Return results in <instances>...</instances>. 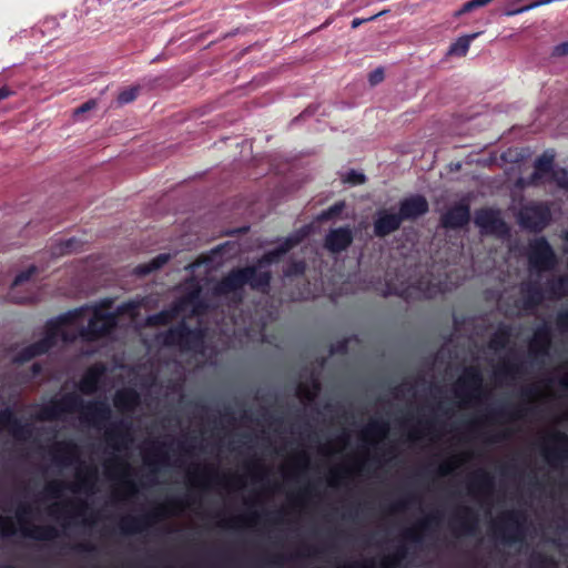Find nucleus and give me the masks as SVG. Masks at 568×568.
<instances>
[{
    "instance_id": "nucleus-31",
    "label": "nucleus",
    "mask_w": 568,
    "mask_h": 568,
    "mask_svg": "<svg viewBox=\"0 0 568 568\" xmlns=\"http://www.w3.org/2000/svg\"><path fill=\"white\" fill-rule=\"evenodd\" d=\"M468 488L471 493H491L494 489V477L486 470L479 469L471 476Z\"/></svg>"
},
{
    "instance_id": "nucleus-45",
    "label": "nucleus",
    "mask_w": 568,
    "mask_h": 568,
    "mask_svg": "<svg viewBox=\"0 0 568 568\" xmlns=\"http://www.w3.org/2000/svg\"><path fill=\"white\" fill-rule=\"evenodd\" d=\"M38 272V268L37 266L34 265H31L29 266L27 270L20 272L19 274L16 275L13 282H12V286H11V293H13V291L22 285L23 283L28 282L36 273Z\"/></svg>"
},
{
    "instance_id": "nucleus-59",
    "label": "nucleus",
    "mask_w": 568,
    "mask_h": 568,
    "mask_svg": "<svg viewBox=\"0 0 568 568\" xmlns=\"http://www.w3.org/2000/svg\"><path fill=\"white\" fill-rule=\"evenodd\" d=\"M552 57H565L568 55V41L561 42L552 48Z\"/></svg>"
},
{
    "instance_id": "nucleus-29",
    "label": "nucleus",
    "mask_w": 568,
    "mask_h": 568,
    "mask_svg": "<svg viewBox=\"0 0 568 568\" xmlns=\"http://www.w3.org/2000/svg\"><path fill=\"white\" fill-rule=\"evenodd\" d=\"M527 0H507L504 8V13L508 17L516 16L540 6L549 4L554 0H536L526 3Z\"/></svg>"
},
{
    "instance_id": "nucleus-2",
    "label": "nucleus",
    "mask_w": 568,
    "mask_h": 568,
    "mask_svg": "<svg viewBox=\"0 0 568 568\" xmlns=\"http://www.w3.org/2000/svg\"><path fill=\"white\" fill-rule=\"evenodd\" d=\"M272 281L271 271H258L254 265L232 268L215 286V292L221 295H227L250 285L254 291L266 293L270 290Z\"/></svg>"
},
{
    "instance_id": "nucleus-56",
    "label": "nucleus",
    "mask_w": 568,
    "mask_h": 568,
    "mask_svg": "<svg viewBox=\"0 0 568 568\" xmlns=\"http://www.w3.org/2000/svg\"><path fill=\"white\" fill-rule=\"evenodd\" d=\"M439 521L438 515H430L426 517L424 520L419 521L417 525L418 530L426 531L430 528L432 524H437Z\"/></svg>"
},
{
    "instance_id": "nucleus-44",
    "label": "nucleus",
    "mask_w": 568,
    "mask_h": 568,
    "mask_svg": "<svg viewBox=\"0 0 568 568\" xmlns=\"http://www.w3.org/2000/svg\"><path fill=\"white\" fill-rule=\"evenodd\" d=\"M531 565L536 568H556L557 562L554 557L537 552L531 556Z\"/></svg>"
},
{
    "instance_id": "nucleus-6",
    "label": "nucleus",
    "mask_w": 568,
    "mask_h": 568,
    "mask_svg": "<svg viewBox=\"0 0 568 568\" xmlns=\"http://www.w3.org/2000/svg\"><path fill=\"white\" fill-rule=\"evenodd\" d=\"M454 393L465 404L480 400L486 395L481 371L476 366L464 368L463 375L456 382Z\"/></svg>"
},
{
    "instance_id": "nucleus-42",
    "label": "nucleus",
    "mask_w": 568,
    "mask_h": 568,
    "mask_svg": "<svg viewBox=\"0 0 568 568\" xmlns=\"http://www.w3.org/2000/svg\"><path fill=\"white\" fill-rule=\"evenodd\" d=\"M523 410L524 409H517L516 412H510L507 407L505 406H501V407H494V408H490L488 410V414L486 416V418L490 422H495L499 418H505V417H508V418H520L523 416Z\"/></svg>"
},
{
    "instance_id": "nucleus-25",
    "label": "nucleus",
    "mask_w": 568,
    "mask_h": 568,
    "mask_svg": "<svg viewBox=\"0 0 568 568\" xmlns=\"http://www.w3.org/2000/svg\"><path fill=\"white\" fill-rule=\"evenodd\" d=\"M165 446L164 443H158L152 446L150 454L144 455V464L151 467L150 471L145 475V479L151 484L155 483V475L158 473L156 466L159 464H165L168 460V455L163 450Z\"/></svg>"
},
{
    "instance_id": "nucleus-51",
    "label": "nucleus",
    "mask_w": 568,
    "mask_h": 568,
    "mask_svg": "<svg viewBox=\"0 0 568 568\" xmlns=\"http://www.w3.org/2000/svg\"><path fill=\"white\" fill-rule=\"evenodd\" d=\"M172 318L171 313L168 311L159 312L148 318L149 324L151 325H166Z\"/></svg>"
},
{
    "instance_id": "nucleus-57",
    "label": "nucleus",
    "mask_w": 568,
    "mask_h": 568,
    "mask_svg": "<svg viewBox=\"0 0 568 568\" xmlns=\"http://www.w3.org/2000/svg\"><path fill=\"white\" fill-rule=\"evenodd\" d=\"M384 80V70L382 68H377L372 71L368 75V81L372 85H376Z\"/></svg>"
},
{
    "instance_id": "nucleus-16",
    "label": "nucleus",
    "mask_w": 568,
    "mask_h": 568,
    "mask_svg": "<svg viewBox=\"0 0 568 568\" xmlns=\"http://www.w3.org/2000/svg\"><path fill=\"white\" fill-rule=\"evenodd\" d=\"M429 210L428 201L424 195L415 194L399 201L398 215L402 221H414L425 215Z\"/></svg>"
},
{
    "instance_id": "nucleus-12",
    "label": "nucleus",
    "mask_w": 568,
    "mask_h": 568,
    "mask_svg": "<svg viewBox=\"0 0 568 568\" xmlns=\"http://www.w3.org/2000/svg\"><path fill=\"white\" fill-rule=\"evenodd\" d=\"M105 440L114 450L126 449L133 442L131 434V423L124 419L111 424L105 430Z\"/></svg>"
},
{
    "instance_id": "nucleus-62",
    "label": "nucleus",
    "mask_w": 568,
    "mask_h": 568,
    "mask_svg": "<svg viewBox=\"0 0 568 568\" xmlns=\"http://www.w3.org/2000/svg\"><path fill=\"white\" fill-rule=\"evenodd\" d=\"M347 351V341L344 339L338 342L336 345L332 346L331 353L345 354Z\"/></svg>"
},
{
    "instance_id": "nucleus-50",
    "label": "nucleus",
    "mask_w": 568,
    "mask_h": 568,
    "mask_svg": "<svg viewBox=\"0 0 568 568\" xmlns=\"http://www.w3.org/2000/svg\"><path fill=\"white\" fill-rule=\"evenodd\" d=\"M139 91V87H131L129 89L121 91L118 95L119 103L126 104L134 101L138 98Z\"/></svg>"
},
{
    "instance_id": "nucleus-30",
    "label": "nucleus",
    "mask_w": 568,
    "mask_h": 568,
    "mask_svg": "<svg viewBox=\"0 0 568 568\" xmlns=\"http://www.w3.org/2000/svg\"><path fill=\"white\" fill-rule=\"evenodd\" d=\"M22 535L24 537L39 540V541H50L55 539L59 536V531L55 527L47 525V526H32L30 528L22 527Z\"/></svg>"
},
{
    "instance_id": "nucleus-3",
    "label": "nucleus",
    "mask_w": 568,
    "mask_h": 568,
    "mask_svg": "<svg viewBox=\"0 0 568 568\" xmlns=\"http://www.w3.org/2000/svg\"><path fill=\"white\" fill-rule=\"evenodd\" d=\"M112 300H104L93 308L92 317L87 327L82 328L80 335L83 339L94 342L109 335L116 326L118 315L126 310L121 306L116 313H103L102 308H110Z\"/></svg>"
},
{
    "instance_id": "nucleus-61",
    "label": "nucleus",
    "mask_w": 568,
    "mask_h": 568,
    "mask_svg": "<svg viewBox=\"0 0 568 568\" xmlns=\"http://www.w3.org/2000/svg\"><path fill=\"white\" fill-rule=\"evenodd\" d=\"M455 466L456 465L452 460L445 462L438 467V474L440 476H447L452 474V471L455 469Z\"/></svg>"
},
{
    "instance_id": "nucleus-36",
    "label": "nucleus",
    "mask_w": 568,
    "mask_h": 568,
    "mask_svg": "<svg viewBox=\"0 0 568 568\" xmlns=\"http://www.w3.org/2000/svg\"><path fill=\"white\" fill-rule=\"evenodd\" d=\"M479 33H471L459 37L448 49L449 55L465 57L469 50L471 41L478 37Z\"/></svg>"
},
{
    "instance_id": "nucleus-52",
    "label": "nucleus",
    "mask_w": 568,
    "mask_h": 568,
    "mask_svg": "<svg viewBox=\"0 0 568 568\" xmlns=\"http://www.w3.org/2000/svg\"><path fill=\"white\" fill-rule=\"evenodd\" d=\"M418 497L416 495H408L406 498L395 503L394 505H392V511H399V510H403L405 508H407L408 505L410 504H414L416 501H418Z\"/></svg>"
},
{
    "instance_id": "nucleus-64",
    "label": "nucleus",
    "mask_w": 568,
    "mask_h": 568,
    "mask_svg": "<svg viewBox=\"0 0 568 568\" xmlns=\"http://www.w3.org/2000/svg\"><path fill=\"white\" fill-rule=\"evenodd\" d=\"M30 514H31V508H30V506H28V505H21V506L19 507V509H18V513H17L19 521L22 524V523H23V520H24V516L30 515Z\"/></svg>"
},
{
    "instance_id": "nucleus-37",
    "label": "nucleus",
    "mask_w": 568,
    "mask_h": 568,
    "mask_svg": "<svg viewBox=\"0 0 568 568\" xmlns=\"http://www.w3.org/2000/svg\"><path fill=\"white\" fill-rule=\"evenodd\" d=\"M525 373L521 363L505 362L495 373L496 377L515 379Z\"/></svg>"
},
{
    "instance_id": "nucleus-22",
    "label": "nucleus",
    "mask_w": 568,
    "mask_h": 568,
    "mask_svg": "<svg viewBox=\"0 0 568 568\" xmlns=\"http://www.w3.org/2000/svg\"><path fill=\"white\" fill-rule=\"evenodd\" d=\"M554 446L544 450V456L549 465L557 466L568 460V436L565 433H556L552 436Z\"/></svg>"
},
{
    "instance_id": "nucleus-55",
    "label": "nucleus",
    "mask_w": 568,
    "mask_h": 568,
    "mask_svg": "<svg viewBox=\"0 0 568 568\" xmlns=\"http://www.w3.org/2000/svg\"><path fill=\"white\" fill-rule=\"evenodd\" d=\"M556 326L560 331L568 329V307L565 310H561L557 313L556 316Z\"/></svg>"
},
{
    "instance_id": "nucleus-1",
    "label": "nucleus",
    "mask_w": 568,
    "mask_h": 568,
    "mask_svg": "<svg viewBox=\"0 0 568 568\" xmlns=\"http://www.w3.org/2000/svg\"><path fill=\"white\" fill-rule=\"evenodd\" d=\"M80 412L82 419L91 423L95 427H100L111 418L112 410L105 400H92L84 403L75 393H67L61 398L51 399L44 405L38 419L53 422L61 418L64 413Z\"/></svg>"
},
{
    "instance_id": "nucleus-26",
    "label": "nucleus",
    "mask_w": 568,
    "mask_h": 568,
    "mask_svg": "<svg viewBox=\"0 0 568 568\" xmlns=\"http://www.w3.org/2000/svg\"><path fill=\"white\" fill-rule=\"evenodd\" d=\"M104 371L105 369L102 365H93L89 367L80 379L79 389L85 395L95 393L99 388Z\"/></svg>"
},
{
    "instance_id": "nucleus-35",
    "label": "nucleus",
    "mask_w": 568,
    "mask_h": 568,
    "mask_svg": "<svg viewBox=\"0 0 568 568\" xmlns=\"http://www.w3.org/2000/svg\"><path fill=\"white\" fill-rule=\"evenodd\" d=\"M170 260V255L166 253H161L152 258L149 263L140 264L135 268V273L138 275H148L154 271L163 267Z\"/></svg>"
},
{
    "instance_id": "nucleus-9",
    "label": "nucleus",
    "mask_w": 568,
    "mask_h": 568,
    "mask_svg": "<svg viewBox=\"0 0 568 568\" xmlns=\"http://www.w3.org/2000/svg\"><path fill=\"white\" fill-rule=\"evenodd\" d=\"M475 224L483 235H494L505 239L510 234V227L500 216V212L494 209H479L475 213Z\"/></svg>"
},
{
    "instance_id": "nucleus-17",
    "label": "nucleus",
    "mask_w": 568,
    "mask_h": 568,
    "mask_svg": "<svg viewBox=\"0 0 568 568\" xmlns=\"http://www.w3.org/2000/svg\"><path fill=\"white\" fill-rule=\"evenodd\" d=\"M470 221V206L467 202L460 201L449 207L442 216L440 224L448 230H458L466 226Z\"/></svg>"
},
{
    "instance_id": "nucleus-19",
    "label": "nucleus",
    "mask_w": 568,
    "mask_h": 568,
    "mask_svg": "<svg viewBox=\"0 0 568 568\" xmlns=\"http://www.w3.org/2000/svg\"><path fill=\"white\" fill-rule=\"evenodd\" d=\"M304 237V234L294 233L284 239V241L273 250L265 252L262 257L257 261L256 267L262 268L264 266L271 265L273 263L278 262L282 256H284L287 252H290L293 247L298 245Z\"/></svg>"
},
{
    "instance_id": "nucleus-39",
    "label": "nucleus",
    "mask_w": 568,
    "mask_h": 568,
    "mask_svg": "<svg viewBox=\"0 0 568 568\" xmlns=\"http://www.w3.org/2000/svg\"><path fill=\"white\" fill-rule=\"evenodd\" d=\"M407 555H408L407 547L404 545L398 546L390 556L386 557L382 561V568H396V567L400 566L403 560H405L407 558Z\"/></svg>"
},
{
    "instance_id": "nucleus-5",
    "label": "nucleus",
    "mask_w": 568,
    "mask_h": 568,
    "mask_svg": "<svg viewBox=\"0 0 568 568\" xmlns=\"http://www.w3.org/2000/svg\"><path fill=\"white\" fill-rule=\"evenodd\" d=\"M526 519L523 510H508L495 524L494 532L505 545L521 542L526 536Z\"/></svg>"
},
{
    "instance_id": "nucleus-47",
    "label": "nucleus",
    "mask_w": 568,
    "mask_h": 568,
    "mask_svg": "<svg viewBox=\"0 0 568 568\" xmlns=\"http://www.w3.org/2000/svg\"><path fill=\"white\" fill-rule=\"evenodd\" d=\"M343 183L349 185H362L366 182V176L364 173L358 172L356 170H349L343 178Z\"/></svg>"
},
{
    "instance_id": "nucleus-60",
    "label": "nucleus",
    "mask_w": 568,
    "mask_h": 568,
    "mask_svg": "<svg viewBox=\"0 0 568 568\" xmlns=\"http://www.w3.org/2000/svg\"><path fill=\"white\" fill-rule=\"evenodd\" d=\"M73 549L78 552L92 554L97 551L95 546L89 542H80L73 546Z\"/></svg>"
},
{
    "instance_id": "nucleus-33",
    "label": "nucleus",
    "mask_w": 568,
    "mask_h": 568,
    "mask_svg": "<svg viewBox=\"0 0 568 568\" xmlns=\"http://www.w3.org/2000/svg\"><path fill=\"white\" fill-rule=\"evenodd\" d=\"M511 337V327L508 325H501L493 334L488 342V347L495 351L504 349Z\"/></svg>"
},
{
    "instance_id": "nucleus-20",
    "label": "nucleus",
    "mask_w": 568,
    "mask_h": 568,
    "mask_svg": "<svg viewBox=\"0 0 568 568\" xmlns=\"http://www.w3.org/2000/svg\"><path fill=\"white\" fill-rule=\"evenodd\" d=\"M521 307L525 311L536 310L547 297L546 285L542 287L538 281L524 283L520 287Z\"/></svg>"
},
{
    "instance_id": "nucleus-7",
    "label": "nucleus",
    "mask_w": 568,
    "mask_h": 568,
    "mask_svg": "<svg viewBox=\"0 0 568 568\" xmlns=\"http://www.w3.org/2000/svg\"><path fill=\"white\" fill-rule=\"evenodd\" d=\"M77 479L74 485H68L63 481H51L45 486V494L50 498H58L65 488L74 493L83 491L85 494H92L95 490L98 470L93 466H85L84 469H80L77 473Z\"/></svg>"
},
{
    "instance_id": "nucleus-27",
    "label": "nucleus",
    "mask_w": 568,
    "mask_h": 568,
    "mask_svg": "<svg viewBox=\"0 0 568 568\" xmlns=\"http://www.w3.org/2000/svg\"><path fill=\"white\" fill-rule=\"evenodd\" d=\"M457 529L465 535H474L478 526L477 514L467 506H463L455 517Z\"/></svg>"
},
{
    "instance_id": "nucleus-54",
    "label": "nucleus",
    "mask_w": 568,
    "mask_h": 568,
    "mask_svg": "<svg viewBox=\"0 0 568 568\" xmlns=\"http://www.w3.org/2000/svg\"><path fill=\"white\" fill-rule=\"evenodd\" d=\"M64 506H71L72 514L75 516H82L89 508L88 504L84 500L78 501H68Z\"/></svg>"
},
{
    "instance_id": "nucleus-43",
    "label": "nucleus",
    "mask_w": 568,
    "mask_h": 568,
    "mask_svg": "<svg viewBox=\"0 0 568 568\" xmlns=\"http://www.w3.org/2000/svg\"><path fill=\"white\" fill-rule=\"evenodd\" d=\"M320 388V383L314 379L311 386L307 384H300L296 393L300 398L311 402L316 397Z\"/></svg>"
},
{
    "instance_id": "nucleus-38",
    "label": "nucleus",
    "mask_w": 568,
    "mask_h": 568,
    "mask_svg": "<svg viewBox=\"0 0 568 568\" xmlns=\"http://www.w3.org/2000/svg\"><path fill=\"white\" fill-rule=\"evenodd\" d=\"M192 479H205L206 483H217L220 479L219 473L209 466L196 465L193 471L190 473Z\"/></svg>"
},
{
    "instance_id": "nucleus-53",
    "label": "nucleus",
    "mask_w": 568,
    "mask_h": 568,
    "mask_svg": "<svg viewBox=\"0 0 568 568\" xmlns=\"http://www.w3.org/2000/svg\"><path fill=\"white\" fill-rule=\"evenodd\" d=\"M16 531L9 517H0V536H11Z\"/></svg>"
},
{
    "instance_id": "nucleus-46",
    "label": "nucleus",
    "mask_w": 568,
    "mask_h": 568,
    "mask_svg": "<svg viewBox=\"0 0 568 568\" xmlns=\"http://www.w3.org/2000/svg\"><path fill=\"white\" fill-rule=\"evenodd\" d=\"M306 272V263L304 261H293L284 270L286 277L302 276Z\"/></svg>"
},
{
    "instance_id": "nucleus-28",
    "label": "nucleus",
    "mask_w": 568,
    "mask_h": 568,
    "mask_svg": "<svg viewBox=\"0 0 568 568\" xmlns=\"http://www.w3.org/2000/svg\"><path fill=\"white\" fill-rule=\"evenodd\" d=\"M113 403L119 410L131 412L139 405L140 395L133 388H124L116 392Z\"/></svg>"
},
{
    "instance_id": "nucleus-58",
    "label": "nucleus",
    "mask_w": 568,
    "mask_h": 568,
    "mask_svg": "<svg viewBox=\"0 0 568 568\" xmlns=\"http://www.w3.org/2000/svg\"><path fill=\"white\" fill-rule=\"evenodd\" d=\"M119 467H122V468H125V469H129V465L123 462L120 457L118 456H114L106 465H105V468L106 470L110 473L113 468H119Z\"/></svg>"
},
{
    "instance_id": "nucleus-23",
    "label": "nucleus",
    "mask_w": 568,
    "mask_h": 568,
    "mask_svg": "<svg viewBox=\"0 0 568 568\" xmlns=\"http://www.w3.org/2000/svg\"><path fill=\"white\" fill-rule=\"evenodd\" d=\"M554 154L544 153L535 160L534 172L530 175V183L538 184L539 181L548 174H551L552 180H561L560 172L554 171Z\"/></svg>"
},
{
    "instance_id": "nucleus-15",
    "label": "nucleus",
    "mask_w": 568,
    "mask_h": 568,
    "mask_svg": "<svg viewBox=\"0 0 568 568\" xmlns=\"http://www.w3.org/2000/svg\"><path fill=\"white\" fill-rule=\"evenodd\" d=\"M2 429H8L17 440L30 438L33 430L30 424L21 423L10 407L0 410V432Z\"/></svg>"
},
{
    "instance_id": "nucleus-8",
    "label": "nucleus",
    "mask_w": 568,
    "mask_h": 568,
    "mask_svg": "<svg viewBox=\"0 0 568 568\" xmlns=\"http://www.w3.org/2000/svg\"><path fill=\"white\" fill-rule=\"evenodd\" d=\"M551 221V211L547 203L537 202L525 205L519 214L520 226L530 232H541Z\"/></svg>"
},
{
    "instance_id": "nucleus-49",
    "label": "nucleus",
    "mask_w": 568,
    "mask_h": 568,
    "mask_svg": "<svg viewBox=\"0 0 568 568\" xmlns=\"http://www.w3.org/2000/svg\"><path fill=\"white\" fill-rule=\"evenodd\" d=\"M80 246H81V242L79 240H77L75 237H71L65 241H62L59 244V252L61 254H70V253L77 252Z\"/></svg>"
},
{
    "instance_id": "nucleus-14",
    "label": "nucleus",
    "mask_w": 568,
    "mask_h": 568,
    "mask_svg": "<svg viewBox=\"0 0 568 568\" xmlns=\"http://www.w3.org/2000/svg\"><path fill=\"white\" fill-rule=\"evenodd\" d=\"M354 241V234L349 225L331 229L324 237V247L338 254L346 251Z\"/></svg>"
},
{
    "instance_id": "nucleus-41",
    "label": "nucleus",
    "mask_w": 568,
    "mask_h": 568,
    "mask_svg": "<svg viewBox=\"0 0 568 568\" xmlns=\"http://www.w3.org/2000/svg\"><path fill=\"white\" fill-rule=\"evenodd\" d=\"M389 426L385 420H372L364 429V436L384 438L388 433Z\"/></svg>"
},
{
    "instance_id": "nucleus-13",
    "label": "nucleus",
    "mask_w": 568,
    "mask_h": 568,
    "mask_svg": "<svg viewBox=\"0 0 568 568\" xmlns=\"http://www.w3.org/2000/svg\"><path fill=\"white\" fill-rule=\"evenodd\" d=\"M165 507L158 508L140 517H125L120 523V530L124 535L142 532L151 524L166 516Z\"/></svg>"
},
{
    "instance_id": "nucleus-34",
    "label": "nucleus",
    "mask_w": 568,
    "mask_h": 568,
    "mask_svg": "<svg viewBox=\"0 0 568 568\" xmlns=\"http://www.w3.org/2000/svg\"><path fill=\"white\" fill-rule=\"evenodd\" d=\"M43 343L34 342L26 347H23L21 351L18 352V354L13 358V363L16 364H24L29 361H31L34 357L41 356L45 354L43 352Z\"/></svg>"
},
{
    "instance_id": "nucleus-18",
    "label": "nucleus",
    "mask_w": 568,
    "mask_h": 568,
    "mask_svg": "<svg viewBox=\"0 0 568 568\" xmlns=\"http://www.w3.org/2000/svg\"><path fill=\"white\" fill-rule=\"evenodd\" d=\"M552 331L551 326L547 323L538 326L531 341L529 342V354L534 359L545 357L548 355L551 347Z\"/></svg>"
},
{
    "instance_id": "nucleus-24",
    "label": "nucleus",
    "mask_w": 568,
    "mask_h": 568,
    "mask_svg": "<svg viewBox=\"0 0 568 568\" xmlns=\"http://www.w3.org/2000/svg\"><path fill=\"white\" fill-rule=\"evenodd\" d=\"M52 456L55 464L69 466L79 460V447L73 442H60L53 447Z\"/></svg>"
},
{
    "instance_id": "nucleus-63",
    "label": "nucleus",
    "mask_w": 568,
    "mask_h": 568,
    "mask_svg": "<svg viewBox=\"0 0 568 568\" xmlns=\"http://www.w3.org/2000/svg\"><path fill=\"white\" fill-rule=\"evenodd\" d=\"M342 471L341 470H333L332 476L328 480V485L332 487H337L339 485V479L342 478Z\"/></svg>"
},
{
    "instance_id": "nucleus-48",
    "label": "nucleus",
    "mask_w": 568,
    "mask_h": 568,
    "mask_svg": "<svg viewBox=\"0 0 568 568\" xmlns=\"http://www.w3.org/2000/svg\"><path fill=\"white\" fill-rule=\"evenodd\" d=\"M493 0H470V1H467L466 3H464L462 6V8L459 10H457L455 12V17H459L462 14H465V13H468V12H471L478 8H481L484 6H487L488 3H490Z\"/></svg>"
},
{
    "instance_id": "nucleus-40",
    "label": "nucleus",
    "mask_w": 568,
    "mask_h": 568,
    "mask_svg": "<svg viewBox=\"0 0 568 568\" xmlns=\"http://www.w3.org/2000/svg\"><path fill=\"white\" fill-rule=\"evenodd\" d=\"M346 207L345 201H337L328 209L323 210L317 216L316 221L320 223L328 222L337 219Z\"/></svg>"
},
{
    "instance_id": "nucleus-11",
    "label": "nucleus",
    "mask_w": 568,
    "mask_h": 568,
    "mask_svg": "<svg viewBox=\"0 0 568 568\" xmlns=\"http://www.w3.org/2000/svg\"><path fill=\"white\" fill-rule=\"evenodd\" d=\"M72 314H65L59 316L58 318L50 320L45 324L44 336L37 341L38 343H43V352L47 354L52 347L57 345L59 338L63 342H70L72 338L68 336V334L63 331L62 326L64 324L70 323L73 320Z\"/></svg>"
},
{
    "instance_id": "nucleus-32",
    "label": "nucleus",
    "mask_w": 568,
    "mask_h": 568,
    "mask_svg": "<svg viewBox=\"0 0 568 568\" xmlns=\"http://www.w3.org/2000/svg\"><path fill=\"white\" fill-rule=\"evenodd\" d=\"M545 285L547 298L549 300H559L568 296V276L560 275L557 277H551L547 280Z\"/></svg>"
},
{
    "instance_id": "nucleus-21",
    "label": "nucleus",
    "mask_w": 568,
    "mask_h": 568,
    "mask_svg": "<svg viewBox=\"0 0 568 568\" xmlns=\"http://www.w3.org/2000/svg\"><path fill=\"white\" fill-rule=\"evenodd\" d=\"M403 221L398 213L381 210L374 220V234L377 237H385L399 230Z\"/></svg>"
},
{
    "instance_id": "nucleus-4",
    "label": "nucleus",
    "mask_w": 568,
    "mask_h": 568,
    "mask_svg": "<svg viewBox=\"0 0 568 568\" xmlns=\"http://www.w3.org/2000/svg\"><path fill=\"white\" fill-rule=\"evenodd\" d=\"M204 333L200 328H191L185 321L170 327L162 335L165 347H179L182 351H197L203 346Z\"/></svg>"
},
{
    "instance_id": "nucleus-10",
    "label": "nucleus",
    "mask_w": 568,
    "mask_h": 568,
    "mask_svg": "<svg viewBox=\"0 0 568 568\" xmlns=\"http://www.w3.org/2000/svg\"><path fill=\"white\" fill-rule=\"evenodd\" d=\"M528 262L531 270L537 271H550L556 266V253L546 237L529 243Z\"/></svg>"
}]
</instances>
